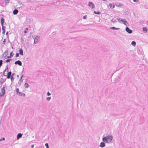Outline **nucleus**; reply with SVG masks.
<instances>
[{
    "mask_svg": "<svg viewBox=\"0 0 148 148\" xmlns=\"http://www.w3.org/2000/svg\"><path fill=\"white\" fill-rule=\"evenodd\" d=\"M113 136L111 135H108L102 138V140L103 142L100 143L99 145V147H103L106 146V144L105 143H110L113 139Z\"/></svg>",
    "mask_w": 148,
    "mask_h": 148,
    "instance_id": "1",
    "label": "nucleus"
},
{
    "mask_svg": "<svg viewBox=\"0 0 148 148\" xmlns=\"http://www.w3.org/2000/svg\"><path fill=\"white\" fill-rule=\"evenodd\" d=\"M5 92L4 88L3 87L1 89V91L0 93V96H2L4 94Z\"/></svg>",
    "mask_w": 148,
    "mask_h": 148,
    "instance_id": "2",
    "label": "nucleus"
},
{
    "mask_svg": "<svg viewBox=\"0 0 148 148\" xmlns=\"http://www.w3.org/2000/svg\"><path fill=\"white\" fill-rule=\"evenodd\" d=\"M88 5L89 7H91L92 9H93L95 7V5L92 2H89L88 3Z\"/></svg>",
    "mask_w": 148,
    "mask_h": 148,
    "instance_id": "3",
    "label": "nucleus"
},
{
    "mask_svg": "<svg viewBox=\"0 0 148 148\" xmlns=\"http://www.w3.org/2000/svg\"><path fill=\"white\" fill-rule=\"evenodd\" d=\"M125 30L129 34H131L132 32V31L128 27H126Z\"/></svg>",
    "mask_w": 148,
    "mask_h": 148,
    "instance_id": "4",
    "label": "nucleus"
},
{
    "mask_svg": "<svg viewBox=\"0 0 148 148\" xmlns=\"http://www.w3.org/2000/svg\"><path fill=\"white\" fill-rule=\"evenodd\" d=\"M15 64H18L19 66H21L22 65V63L19 60H18L16 61L15 62Z\"/></svg>",
    "mask_w": 148,
    "mask_h": 148,
    "instance_id": "5",
    "label": "nucleus"
},
{
    "mask_svg": "<svg viewBox=\"0 0 148 148\" xmlns=\"http://www.w3.org/2000/svg\"><path fill=\"white\" fill-rule=\"evenodd\" d=\"M123 5L121 3H116L115 4V5L118 7H120L122 6Z\"/></svg>",
    "mask_w": 148,
    "mask_h": 148,
    "instance_id": "6",
    "label": "nucleus"
},
{
    "mask_svg": "<svg viewBox=\"0 0 148 148\" xmlns=\"http://www.w3.org/2000/svg\"><path fill=\"white\" fill-rule=\"evenodd\" d=\"M11 74V71L9 72L7 74V78L8 79L10 77V76Z\"/></svg>",
    "mask_w": 148,
    "mask_h": 148,
    "instance_id": "7",
    "label": "nucleus"
},
{
    "mask_svg": "<svg viewBox=\"0 0 148 148\" xmlns=\"http://www.w3.org/2000/svg\"><path fill=\"white\" fill-rule=\"evenodd\" d=\"M18 95L24 97L25 96V95L24 93L21 92H19Z\"/></svg>",
    "mask_w": 148,
    "mask_h": 148,
    "instance_id": "8",
    "label": "nucleus"
},
{
    "mask_svg": "<svg viewBox=\"0 0 148 148\" xmlns=\"http://www.w3.org/2000/svg\"><path fill=\"white\" fill-rule=\"evenodd\" d=\"M19 54L21 55L22 56L23 55V50L22 49H20V50H19Z\"/></svg>",
    "mask_w": 148,
    "mask_h": 148,
    "instance_id": "9",
    "label": "nucleus"
},
{
    "mask_svg": "<svg viewBox=\"0 0 148 148\" xmlns=\"http://www.w3.org/2000/svg\"><path fill=\"white\" fill-rule=\"evenodd\" d=\"M18 12V11L16 9H15L13 11V14H16Z\"/></svg>",
    "mask_w": 148,
    "mask_h": 148,
    "instance_id": "10",
    "label": "nucleus"
},
{
    "mask_svg": "<svg viewBox=\"0 0 148 148\" xmlns=\"http://www.w3.org/2000/svg\"><path fill=\"white\" fill-rule=\"evenodd\" d=\"M143 31L144 33H146L147 31V29L145 27H143Z\"/></svg>",
    "mask_w": 148,
    "mask_h": 148,
    "instance_id": "11",
    "label": "nucleus"
},
{
    "mask_svg": "<svg viewBox=\"0 0 148 148\" xmlns=\"http://www.w3.org/2000/svg\"><path fill=\"white\" fill-rule=\"evenodd\" d=\"M122 23L124 24L126 26L127 25V22L125 20V19H123V22Z\"/></svg>",
    "mask_w": 148,
    "mask_h": 148,
    "instance_id": "12",
    "label": "nucleus"
},
{
    "mask_svg": "<svg viewBox=\"0 0 148 148\" xmlns=\"http://www.w3.org/2000/svg\"><path fill=\"white\" fill-rule=\"evenodd\" d=\"M110 28L112 29H114V30H118V29H120L119 28H116L114 27H111Z\"/></svg>",
    "mask_w": 148,
    "mask_h": 148,
    "instance_id": "13",
    "label": "nucleus"
},
{
    "mask_svg": "<svg viewBox=\"0 0 148 148\" xmlns=\"http://www.w3.org/2000/svg\"><path fill=\"white\" fill-rule=\"evenodd\" d=\"M22 134L20 133H19L18 134L17 136V138L18 139L22 137Z\"/></svg>",
    "mask_w": 148,
    "mask_h": 148,
    "instance_id": "14",
    "label": "nucleus"
},
{
    "mask_svg": "<svg viewBox=\"0 0 148 148\" xmlns=\"http://www.w3.org/2000/svg\"><path fill=\"white\" fill-rule=\"evenodd\" d=\"M23 76V75H22L21 76V78H20V79L19 80V82H18L20 84H21V82H22L23 81V80H22V77Z\"/></svg>",
    "mask_w": 148,
    "mask_h": 148,
    "instance_id": "15",
    "label": "nucleus"
},
{
    "mask_svg": "<svg viewBox=\"0 0 148 148\" xmlns=\"http://www.w3.org/2000/svg\"><path fill=\"white\" fill-rule=\"evenodd\" d=\"M117 20H118V22L119 23H122L123 21V19H122L121 18H117Z\"/></svg>",
    "mask_w": 148,
    "mask_h": 148,
    "instance_id": "16",
    "label": "nucleus"
},
{
    "mask_svg": "<svg viewBox=\"0 0 148 148\" xmlns=\"http://www.w3.org/2000/svg\"><path fill=\"white\" fill-rule=\"evenodd\" d=\"M136 42L134 41H132L131 42V44L134 46H135L136 45Z\"/></svg>",
    "mask_w": 148,
    "mask_h": 148,
    "instance_id": "17",
    "label": "nucleus"
},
{
    "mask_svg": "<svg viewBox=\"0 0 148 148\" xmlns=\"http://www.w3.org/2000/svg\"><path fill=\"white\" fill-rule=\"evenodd\" d=\"M93 13L95 14H100L101 13V12H99V11H94L93 12Z\"/></svg>",
    "mask_w": 148,
    "mask_h": 148,
    "instance_id": "18",
    "label": "nucleus"
},
{
    "mask_svg": "<svg viewBox=\"0 0 148 148\" xmlns=\"http://www.w3.org/2000/svg\"><path fill=\"white\" fill-rule=\"evenodd\" d=\"M109 5L110 7L111 8L113 9L115 7L114 5H112V4L111 3H110Z\"/></svg>",
    "mask_w": 148,
    "mask_h": 148,
    "instance_id": "19",
    "label": "nucleus"
},
{
    "mask_svg": "<svg viewBox=\"0 0 148 148\" xmlns=\"http://www.w3.org/2000/svg\"><path fill=\"white\" fill-rule=\"evenodd\" d=\"M4 22V19L3 18H2L1 19V23L2 25H3V23Z\"/></svg>",
    "mask_w": 148,
    "mask_h": 148,
    "instance_id": "20",
    "label": "nucleus"
},
{
    "mask_svg": "<svg viewBox=\"0 0 148 148\" xmlns=\"http://www.w3.org/2000/svg\"><path fill=\"white\" fill-rule=\"evenodd\" d=\"M26 88H28L29 86V85L27 83H25L24 84Z\"/></svg>",
    "mask_w": 148,
    "mask_h": 148,
    "instance_id": "21",
    "label": "nucleus"
},
{
    "mask_svg": "<svg viewBox=\"0 0 148 148\" xmlns=\"http://www.w3.org/2000/svg\"><path fill=\"white\" fill-rule=\"evenodd\" d=\"M5 3L6 4H8L9 3V0H5Z\"/></svg>",
    "mask_w": 148,
    "mask_h": 148,
    "instance_id": "22",
    "label": "nucleus"
},
{
    "mask_svg": "<svg viewBox=\"0 0 148 148\" xmlns=\"http://www.w3.org/2000/svg\"><path fill=\"white\" fill-rule=\"evenodd\" d=\"M116 21V20L114 18H112V20H111V21L112 22L114 23Z\"/></svg>",
    "mask_w": 148,
    "mask_h": 148,
    "instance_id": "23",
    "label": "nucleus"
},
{
    "mask_svg": "<svg viewBox=\"0 0 148 148\" xmlns=\"http://www.w3.org/2000/svg\"><path fill=\"white\" fill-rule=\"evenodd\" d=\"M10 57H12L13 55V52H10Z\"/></svg>",
    "mask_w": 148,
    "mask_h": 148,
    "instance_id": "24",
    "label": "nucleus"
},
{
    "mask_svg": "<svg viewBox=\"0 0 148 148\" xmlns=\"http://www.w3.org/2000/svg\"><path fill=\"white\" fill-rule=\"evenodd\" d=\"M45 146L46 147V148H49V146L48 143H46L45 144Z\"/></svg>",
    "mask_w": 148,
    "mask_h": 148,
    "instance_id": "25",
    "label": "nucleus"
},
{
    "mask_svg": "<svg viewBox=\"0 0 148 148\" xmlns=\"http://www.w3.org/2000/svg\"><path fill=\"white\" fill-rule=\"evenodd\" d=\"M51 97H47V101H49L51 99Z\"/></svg>",
    "mask_w": 148,
    "mask_h": 148,
    "instance_id": "26",
    "label": "nucleus"
},
{
    "mask_svg": "<svg viewBox=\"0 0 148 148\" xmlns=\"http://www.w3.org/2000/svg\"><path fill=\"white\" fill-rule=\"evenodd\" d=\"M16 92L17 93L18 95V94L19 93V92H19V89H18V88H17L16 89Z\"/></svg>",
    "mask_w": 148,
    "mask_h": 148,
    "instance_id": "27",
    "label": "nucleus"
},
{
    "mask_svg": "<svg viewBox=\"0 0 148 148\" xmlns=\"http://www.w3.org/2000/svg\"><path fill=\"white\" fill-rule=\"evenodd\" d=\"M3 61L2 60H0V67L1 66L2 64Z\"/></svg>",
    "mask_w": 148,
    "mask_h": 148,
    "instance_id": "28",
    "label": "nucleus"
},
{
    "mask_svg": "<svg viewBox=\"0 0 148 148\" xmlns=\"http://www.w3.org/2000/svg\"><path fill=\"white\" fill-rule=\"evenodd\" d=\"M87 15H85L83 16V19H86Z\"/></svg>",
    "mask_w": 148,
    "mask_h": 148,
    "instance_id": "29",
    "label": "nucleus"
},
{
    "mask_svg": "<svg viewBox=\"0 0 148 148\" xmlns=\"http://www.w3.org/2000/svg\"><path fill=\"white\" fill-rule=\"evenodd\" d=\"M47 95L48 96H49L51 95V94L49 92H48L47 93Z\"/></svg>",
    "mask_w": 148,
    "mask_h": 148,
    "instance_id": "30",
    "label": "nucleus"
},
{
    "mask_svg": "<svg viewBox=\"0 0 148 148\" xmlns=\"http://www.w3.org/2000/svg\"><path fill=\"white\" fill-rule=\"evenodd\" d=\"M11 59H8V60H6V62L7 63L8 62H10V60H11Z\"/></svg>",
    "mask_w": 148,
    "mask_h": 148,
    "instance_id": "31",
    "label": "nucleus"
},
{
    "mask_svg": "<svg viewBox=\"0 0 148 148\" xmlns=\"http://www.w3.org/2000/svg\"><path fill=\"white\" fill-rule=\"evenodd\" d=\"M19 56V54L18 53H16V57H17Z\"/></svg>",
    "mask_w": 148,
    "mask_h": 148,
    "instance_id": "32",
    "label": "nucleus"
},
{
    "mask_svg": "<svg viewBox=\"0 0 148 148\" xmlns=\"http://www.w3.org/2000/svg\"><path fill=\"white\" fill-rule=\"evenodd\" d=\"M5 140V138H3L1 139H0V141H1L2 140Z\"/></svg>",
    "mask_w": 148,
    "mask_h": 148,
    "instance_id": "33",
    "label": "nucleus"
},
{
    "mask_svg": "<svg viewBox=\"0 0 148 148\" xmlns=\"http://www.w3.org/2000/svg\"><path fill=\"white\" fill-rule=\"evenodd\" d=\"M133 1L134 2H137L139 1V0H133Z\"/></svg>",
    "mask_w": 148,
    "mask_h": 148,
    "instance_id": "34",
    "label": "nucleus"
},
{
    "mask_svg": "<svg viewBox=\"0 0 148 148\" xmlns=\"http://www.w3.org/2000/svg\"><path fill=\"white\" fill-rule=\"evenodd\" d=\"M13 79H14V78H13V76H12L11 77V80L12 81L13 80Z\"/></svg>",
    "mask_w": 148,
    "mask_h": 148,
    "instance_id": "35",
    "label": "nucleus"
},
{
    "mask_svg": "<svg viewBox=\"0 0 148 148\" xmlns=\"http://www.w3.org/2000/svg\"><path fill=\"white\" fill-rule=\"evenodd\" d=\"M34 147V145H32L31 146V147H32V148H33V147Z\"/></svg>",
    "mask_w": 148,
    "mask_h": 148,
    "instance_id": "36",
    "label": "nucleus"
},
{
    "mask_svg": "<svg viewBox=\"0 0 148 148\" xmlns=\"http://www.w3.org/2000/svg\"><path fill=\"white\" fill-rule=\"evenodd\" d=\"M27 31H26V30H25L24 31V32L25 33H27Z\"/></svg>",
    "mask_w": 148,
    "mask_h": 148,
    "instance_id": "37",
    "label": "nucleus"
},
{
    "mask_svg": "<svg viewBox=\"0 0 148 148\" xmlns=\"http://www.w3.org/2000/svg\"><path fill=\"white\" fill-rule=\"evenodd\" d=\"M37 41H38V42H39V40H38H38H37Z\"/></svg>",
    "mask_w": 148,
    "mask_h": 148,
    "instance_id": "38",
    "label": "nucleus"
},
{
    "mask_svg": "<svg viewBox=\"0 0 148 148\" xmlns=\"http://www.w3.org/2000/svg\"><path fill=\"white\" fill-rule=\"evenodd\" d=\"M7 58H10V56H7Z\"/></svg>",
    "mask_w": 148,
    "mask_h": 148,
    "instance_id": "39",
    "label": "nucleus"
},
{
    "mask_svg": "<svg viewBox=\"0 0 148 148\" xmlns=\"http://www.w3.org/2000/svg\"><path fill=\"white\" fill-rule=\"evenodd\" d=\"M102 0L103 1H106V0Z\"/></svg>",
    "mask_w": 148,
    "mask_h": 148,
    "instance_id": "40",
    "label": "nucleus"
},
{
    "mask_svg": "<svg viewBox=\"0 0 148 148\" xmlns=\"http://www.w3.org/2000/svg\"><path fill=\"white\" fill-rule=\"evenodd\" d=\"M26 30H27V29H28V28H26Z\"/></svg>",
    "mask_w": 148,
    "mask_h": 148,
    "instance_id": "41",
    "label": "nucleus"
}]
</instances>
